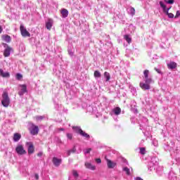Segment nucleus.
<instances>
[{
	"instance_id": "1",
	"label": "nucleus",
	"mask_w": 180,
	"mask_h": 180,
	"mask_svg": "<svg viewBox=\"0 0 180 180\" xmlns=\"http://www.w3.org/2000/svg\"><path fill=\"white\" fill-rule=\"evenodd\" d=\"M150 75V71L148 70H146L143 72V81L144 82L140 83V87L145 91L147 89H150V84H153L154 80L151 78Z\"/></svg>"
},
{
	"instance_id": "2",
	"label": "nucleus",
	"mask_w": 180,
	"mask_h": 180,
	"mask_svg": "<svg viewBox=\"0 0 180 180\" xmlns=\"http://www.w3.org/2000/svg\"><path fill=\"white\" fill-rule=\"evenodd\" d=\"M1 103L4 108H8L9 106V104L11 103V99L9 98V96L6 93V91H4L2 94V100Z\"/></svg>"
},
{
	"instance_id": "3",
	"label": "nucleus",
	"mask_w": 180,
	"mask_h": 180,
	"mask_svg": "<svg viewBox=\"0 0 180 180\" xmlns=\"http://www.w3.org/2000/svg\"><path fill=\"white\" fill-rule=\"evenodd\" d=\"M72 129H73V130H75V131L76 133H77L78 134H80V136H82V137H84L86 140H89V137H90L89 134H88L85 131H82L81 127H73Z\"/></svg>"
},
{
	"instance_id": "4",
	"label": "nucleus",
	"mask_w": 180,
	"mask_h": 180,
	"mask_svg": "<svg viewBox=\"0 0 180 180\" xmlns=\"http://www.w3.org/2000/svg\"><path fill=\"white\" fill-rule=\"evenodd\" d=\"M160 5V8H162L164 13L167 14L168 18H174V15L172 13L169 12V8H167V6L164 4L162 1L159 2Z\"/></svg>"
},
{
	"instance_id": "5",
	"label": "nucleus",
	"mask_w": 180,
	"mask_h": 180,
	"mask_svg": "<svg viewBox=\"0 0 180 180\" xmlns=\"http://www.w3.org/2000/svg\"><path fill=\"white\" fill-rule=\"evenodd\" d=\"M20 30L22 37H30V33L27 31V30H26V27H25L23 25H20Z\"/></svg>"
},
{
	"instance_id": "6",
	"label": "nucleus",
	"mask_w": 180,
	"mask_h": 180,
	"mask_svg": "<svg viewBox=\"0 0 180 180\" xmlns=\"http://www.w3.org/2000/svg\"><path fill=\"white\" fill-rule=\"evenodd\" d=\"M20 91L18 92V95L20 96H22V95H25L26 92H27V86L25 84H20L18 86Z\"/></svg>"
},
{
	"instance_id": "7",
	"label": "nucleus",
	"mask_w": 180,
	"mask_h": 180,
	"mask_svg": "<svg viewBox=\"0 0 180 180\" xmlns=\"http://www.w3.org/2000/svg\"><path fill=\"white\" fill-rule=\"evenodd\" d=\"M15 151L18 155H23L24 154H26V151L25 148H23L22 145H18L15 148Z\"/></svg>"
},
{
	"instance_id": "8",
	"label": "nucleus",
	"mask_w": 180,
	"mask_h": 180,
	"mask_svg": "<svg viewBox=\"0 0 180 180\" xmlns=\"http://www.w3.org/2000/svg\"><path fill=\"white\" fill-rule=\"evenodd\" d=\"M30 131L32 136H36L39 134V127L32 124L30 128Z\"/></svg>"
},
{
	"instance_id": "9",
	"label": "nucleus",
	"mask_w": 180,
	"mask_h": 180,
	"mask_svg": "<svg viewBox=\"0 0 180 180\" xmlns=\"http://www.w3.org/2000/svg\"><path fill=\"white\" fill-rule=\"evenodd\" d=\"M45 25L47 30H51V27H53V25H54V20H53L51 18H48L45 22Z\"/></svg>"
},
{
	"instance_id": "10",
	"label": "nucleus",
	"mask_w": 180,
	"mask_h": 180,
	"mask_svg": "<svg viewBox=\"0 0 180 180\" xmlns=\"http://www.w3.org/2000/svg\"><path fill=\"white\" fill-rule=\"evenodd\" d=\"M106 162L108 168H109L110 169H113V168H115V167H116L117 165L116 162H113L109 159H106Z\"/></svg>"
},
{
	"instance_id": "11",
	"label": "nucleus",
	"mask_w": 180,
	"mask_h": 180,
	"mask_svg": "<svg viewBox=\"0 0 180 180\" xmlns=\"http://www.w3.org/2000/svg\"><path fill=\"white\" fill-rule=\"evenodd\" d=\"M5 46L6 49L4 52V57H9L11 56V51H12V48H11L7 44H5Z\"/></svg>"
},
{
	"instance_id": "12",
	"label": "nucleus",
	"mask_w": 180,
	"mask_h": 180,
	"mask_svg": "<svg viewBox=\"0 0 180 180\" xmlns=\"http://www.w3.org/2000/svg\"><path fill=\"white\" fill-rule=\"evenodd\" d=\"M27 146H28V154H33L34 153V146L32 142H27Z\"/></svg>"
},
{
	"instance_id": "13",
	"label": "nucleus",
	"mask_w": 180,
	"mask_h": 180,
	"mask_svg": "<svg viewBox=\"0 0 180 180\" xmlns=\"http://www.w3.org/2000/svg\"><path fill=\"white\" fill-rule=\"evenodd\" d=\"M0 77H2L3 78H9L11 74L9 72H4V70L0 69Z\"/></svg>"
},
{
	"instance_id": "14",
	"label": "nucleus",
	"mask_w": 180,
	"mask_h": 180,
	"mask_svg": "<svg viewBox=\"0 0 180 180\" xmlns=\"http://www.w3.org/2000/svg\"><path fill=\"white\" fill-rule=\"evenodd\" d=\"M85 167L86 168H87L88 169H91V171H95V169H96V166L92 165L91 162H86Z\"/></svg>"
},
{
	"instance_id": "15",
	"label": "nucleus",
	"mask_w": 180,
	"mask_h": 180,
	"mask_svg": "<svg viewBox=\"0 0 180 180\" xmlns=\"http://www.w3.org/2000/svg\"><path fill=\"white\" fill-rule=\"evenodd\" d=\"M121 112L122 110L120 109V108L117 107L112 110L111 115H115L116 116H117L120 113H121Z\"/></svg>"
},
{
	"instance_id": "16",
	"label": "nucleus",
	"mask_w": 180,
	"mask_h": 180,
	"mask_svg": "<svg viewBox=\"0 0 180 180\" xmlns=\"http://www.w3.org/2000/svg\"><path fill=\"white\" fill-rule=\"evenodd\" d=\"M1 39L3 40V41H6V43H10L11 39V36L9 35H2Z\"/></svg>"
},
{
	"instance_id": "17",
	"label": "nucleus",
	"mask_w": 180,
	"mask_h": 180,
	"mask_svg": "<svg viewBox=\"0 0 180 180\" xmlns=\"http://www.w3.org/2000/svg\"><path fill=\"white\" fill-rule=\"evenodd\" d=\"M21 138H22V135H20V134L15 133L14 134V136H13V141L18 142V141L20 140Z\"/></svg>"
},
{
	"instance_id": "18",
	"label": "nucleus",
	"mask_w": 180,
	"mask_h": 180,
	"mask_svg": "<svg viewBox=\"0 0 180 180\" xmlns=\"http://www.w3.org/2000/svg\"><path fill=\"white\" fill-rule=\"evenodd\" d=\"M53 162L56 167H58L60 164H61V159H58L57 158H53Z\"/></svg>"
},
{
	"instance_id": "19",
	"label": "nucleus",
	"mask_w": 180,
	"mask_h": 180,
	"mask_svg": "<svg viewBox=\"0 0 180 180\" xmlns=\"http://www.w3.org/2000/svg\"><path fill=\"white\" fill-rule=\"evenodd\" d=\"M167 67L169 70H174V68H176V63L175 62H170L167 64Z\"/></svg>"
},
{
	"instance_id": "20",
	"label": "nucleus",
	"mask_w": 180,
	"mask_h": 180,
	"mask_svg": "<svg viewBox=\"0 0 180 180\" xmlns=\"http://www.w3.org/2000/svg\"><path fill=\"white\" fill-rule=\"evenodd\" d=\"M128 13L131 15V16H134L136 15V10L133 7H130L128 8Z\"/></svg>"
},
{
	"instance_id": "21",
	"label": "nucleus",
	"mask_w": 180,
	"mask_h": 180,
	"mask_svg": "<svg viewBox=\"0 0 180 180\" xmlns=\"http://www.w3.org/2000/svg\"><path fill=\"white\" fill-rule=\"evenodd\" d=\"M60 13L62 15V18H67V16H68V10L63 8L61 10Z\"/></svg>"
},
{
	"instance_id": "22",
	"label": "nucleus",
	"mask_w": 180,
	"mask_h": 180,
	"mask_svg": "<svg viewBox=\"0 0 180 180\" xmlns=\"http://www.w3.org/2000/svg\"><path fill=\"white\" fill-rule=\"evenodd\" d=\"M124 40H126V41L128 42L129 44H130V43H131V37H130V35H124Z\"/></svg>"
},
{
	"instance_id": "23",
	"label": "nucleus",
	"mask_w": 180,
	"mask_h": 180,
	"mask_svg": "<svg viewBox=\"0 0 180 180\" xmlns=\"http://www.w3.org/2000/svg\"><path fill=\"white\" fill-rule=\"evenodd\" d=\"M122 171H124V172H125V174H127V175H131V173L130 172V169H129V167H123Z\"/></svg>"
},
{
	"instance_id": "24",
	"label": "nucleus",
	"mask_w": 180,
	"mask_h": 180,
	"mask_svg": "<svg viewBox=\"0 0 180 180\" xmlns=\"http://www.w3.org/2000/svg\"><path fill=\"white\" fill-rule=\"evenodd\" d=\"M102 76V75L101 74V72L96 70L94 72V77L95 78H101V77Z\"/></svg>"
},
{
	"instance_id": "25",
	"label": "nucleus",
	"mask_w": 180,
	"mask_h": 180,
	"mask_svg": "<svg viewBox=\"0 0 180 180\" xmlns=\"http://www.w3.org/2000/svg\"><path fill=\"white\" fill-rule=\"evenodd\" d=\"M104 77L105 78L106 81H109L110 79V75L108 72H104Z\"/></svg>"
},
{
	"instance_id": "26",
	"label": "nucleus",
	"mask_w": 180,
	"mask_h": 180,
	"mask_svg": "<svg viewBox=\"0 0 180 180\" xmlns=\"http://www.w3.org/2000/svg\"><path fill=\"white\" fill-rule=\"evenodd\" d=\"M76 150L77 149H75V148H73L72 150H68L67 156L68 157L69 155H70L71 153H75Z\"/></svg>"
},
{
	"instance_id": "27",
	"label": "nucleus",
	"mask_w": 180,
	"mask_h": 180,
	"mask_svg": "<svg viewBox=\"0 0 180 180\" xmlns=\"http://www.w3.org/2000/svg\"><path fill=\"white\" fill-rule=\"evenodd\" d=\"M44 118V116H41V115H40V116H37V117H35V119H36V120H37V122H39V121H40V120H43Z\"/></svg>"
},
{
	"instance_id": "28",
	"label": "nucleus",
	"mask_w": 180,
	"mask_h": 180,
	"mask_svg": "<svg viewBox=\"0 0 180 180\" xmlns=\"http://www.w3.org/2000/svg\"><path fill=\"white\" fill-rule=\"evenodd\" d=\"M22 77H23V76H22V75H20V73H18V74L16 75V76H15L16 79H18V80L22 79Z\"/></svg>"
},
{
	"instance_id": "29",
	"label": "nucleus",
	"mask_w": 180,
	"mask_h": 180,
	"mask_svg": "<svg viewBox=\"0 0 180 180\" xmlns=\"http://www.w3.org/2000/svg\"><path fill=\"white\" fill-rule=\"evenodd\" d=\"M92 151V149L91 148H86L84 150V154H89Z\"/></svg>"
},
{
	"instance_id": "30",
	"label": "nucleus",
	"mask_w": 180,
	"mask_h": 180,
	"mask_svg": "<svg viewBox=\"0 0 180 180\" xmlns=\"http://www.w3.org/2000/svg\"><path fill=\"white\" fill-rule=\"evenodd\" d=\"M140 153L142 155L146 154V148H140Z\"/></svg>"
},
{
	"instance_id": "31",
	"label": "nucleus",
	"mask_w": 180,
	"mask_h": 180,
	"mask_svg": "<svg viewBox=\"0 0 180 180\" xmlns=\"http://www.w3.org/2000/svg\"><path fill=\"white\" fill-rule=\"evenodd\" d=\"M72 175L75 176V178H78V172L75 170L72 171Z\"/></svg>"
},
{
	"instance_id": "32",
	"label": "nucleus",
	"mask_w": 180,
	"mask_h": 180,
	"mask_svg": "<svg viewBox=\"0 0 180 180\" xmlns=\"http://www.w3.org/2000/svg\"><path fill=\"white\" fill-rule=\"evenodd\" d=\"M166 4H169V5H172L174 4V0H165Z\"/></svg>"
},
{
	"instance_id": "33",
	"label": "nucleus",
	"mask_w": 180,
	"mask_h": 180,
	"mask_svg": "<svg viewBox=\"0 0 180 180\" xmlns=\"http://www.w3.org/2000/svg\"><path fill=\"white\" fill-rule=\"evenodd\" d=\"M66 136L68 140H72V134H67Z\"/></svg>"
},
{
	"instance_id": "34",
	"label": "nucleus",
	"mask_w": 180,
	"mask_h": 180,
	"mask_svg": "<svg viewBox=\"0 0 180 180\" xmlns=\"http://www.w3.org/2000/svg\"><path fill=\"white\" fill-rule=\"evenodd\" d=\"M95 161H96V162L97 164H101V162H102V160H101V158H96V159L95 160Z\"/></svg>"
},
{
	"instance_id": "35",
	"label": "nucleus",
	"mask_w": 180,
	"mask_h": 180,
	"mask_svg": "<svg viewBox=\"0 0 180 180\" xmlns=\"http://www.w3.org/2000/svg\"><path fill=\"white\" fill-rule=\"evenodd\" d=\"M179 16H180V12H179V11H177L176 13V15H175V18H179Z\"/></svg>"
},
{
	"instance_id": "36",
	"label": "nucleus",
	"mask_w": 180,
	"mask_h": 180,
	"mask_svg": "<svg viewBox=\"0 0 180 180\" xmlns=\"http://www.w3.org/2000/svg\"><path fill=\"white\" fill-rule=\"evenodd\" d=\"M69 55L72 57V56H74V52H72V51H68Z\"/></svg>"
},
{
	"instance_id": "37",
	"label": "nucleus",
	"mask_w": 180,
	"mask_h": 180,
	"mask_svg": "<svg viewBox=\"0 0 180 180\" xmlns=\"http://www.w3.org/2000/svg\"><path fill=\"white\" fill-rule=\"evenodd\" d=\"M41 155H43V152H39L37 153L38 157H41Z\"/></svg>"
},
{
	"instance_id": "38",
	"label": "nucleus",
	"mask_w": 180,
	"mask_h": 180,
	"mask_svg": "<svg viewBox=\"0 0 180 180\" xmlns=\"http://www.w3.org/2000/svg\"><path fill=\"white\" fill-rule=\"evenodd\" d=\"M34 178H35V179H39V174H36L35 175H34Z\"/></svg>"
},
{
	"instance_id": "39",
	"label": "nucleus",
	"mask_w": 180,
	"mask_h": 180,
	"mask_svg": "<svg viewBox=\"0 0 180 180\" xmlns=\"http://www.w3.org/2000/svg\"><path fill=\"white\" fill-rule=\"evenodd\" d=\"M153 144L155 147H157L158 146V143H157V141H153Z\"/></svg>"
},
{
	"instance_id": "40",
	"label": "nucleus",
	"mask_w": 180,
	"mask_h": 180,
	"mask_svg": "<svg viewBox=\"0 0 180 180\" xmlns=\"http://www.w3.org/2000/svg\"><path fill=\"white\" fill-rule=\"evenodd\" d=\"M135 179L136 180H143V179H141V177H136Z\"/></svg>"
},
{
	"instance_id": "41",
	"label": "nucleus",
	"mask_w": 180,
	"mask_h": 180,
	"mask_svg": "<svg viewBox=\"0 0 180 180\" xmlns=\"http://www.w3.org/2000/svg\"><path fill=\"white\" fill-rule=\"evenodd\" d=\"M155 70L157 71V72H158V74H160L161 72L160 71V70L158 69H155Z\"/></svg>"
},
{
	"instance_id": "42",
	"label": "nucleus",
	"mask_w": 180,
	"mask_h": 180,
	"mask_svg": "<svg viewBox=\"0 0 180 180\" xmlns=\"http://www.w3.org/2000/svg\"><path fill=\"white\" fill-rule=\"evenodd\" d=\"M0 33H2V27L0 26Z\"/></svg>"
},
{
	"instance_id": "43",
	"label": "nucleus",
	"mask_w": 180,
	"mask_h": 180,
	"mask_svg": "<svg viewBox=\"0 0 180 180\" xmlns=\"http://www.w3.org/2000/svg\"><path fill=\"white\" fill-rule=\"evenodd\" d=\"M69 180H74V179H72V178L71 177H69Z\"/></svg>"
},
{
	"instance_id": "44",
	"label": "nucleus",
	"mask_w": 180,
	"mask_h": 180,
	"mask_svg": "<svg viewBox=\"0 0 180 180\" xmlns=\"http://www.w3.org/2000/svg\"><path fill=\"white\" fill-rule=\"evenodd\" d=\"M167 9H169H169H171V7L167 8Z\"/></svg>"
}]
</instances>
